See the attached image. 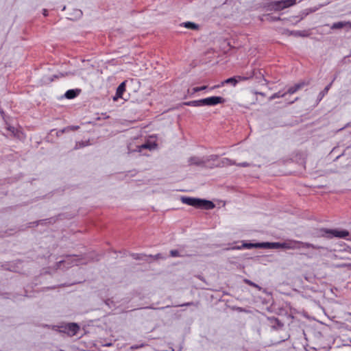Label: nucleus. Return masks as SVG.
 I'll return each mask as SVG.
<instances>
[{
    "label": "nucleus",
    "instance_id": "obj_8",
    "mask_svg": "<svg viewBox=\"0 0 351 351\" xmlns=\"http://www.w3.org/2000/svg\"><path fill=\"white\" fill-rule=\"evenodd\" d=\"M225 99L219 96H213L202 99L203 106H214L217 104H223Z\"/></svg>",
    "mask_w": 351,
    "mask_h": 351
},
{
    "label": "nucleus",
    "instance_id": "obj_17",
    "mask_svg": "<svg viewBox=\"0 0 351 351\" xmlns=\"http://www.w3.org/2000/svg\"><path fill=\"white\" fill-rule=\"evenodd\" d=\"M64 95H65L66 98L71 99L75 98L77 95V93H76V91L75 90L71 89V90H67L65 93Z\"/></svg>",
    "mask_w": 351,
    "mask_h": 351
},
{
    "label": "nucleus",
    "instance_id": "obj_2",
    "mask_svg": "<svg viewBox=\"0 0 351 351\" xmlns=\"http://www.w3.org/2000/svg\"><path fill=\"white\" fill-rule=\"evenodd\" d=\"M181 202L183 204L192 206L197 208H204L209 210L213 209L215 207V204L210 201L200 199L195 197H182Z\"/></svg>",
    "mask_w": 351,
    "mask_h": 351
},
{
    "label": "nucleus",
    "instance_id": "obj_7",
    "mask_svg": "<svg viewBox=\"0 0 351 351\" xmlns=\"http://www.w3.org/2000/svg\"><path fill=\"white\" fill-rule=\"evenodd\" d=\"M66 263L67 267H69L73 265H78L80 264H83L84 262L82 261L81 258H79L78 256L76 255H69L67 256L66 259L64 261H60L58 262V264L60 265V267L62 265H64Z\"/></svg>",
    "mask_w": 351,
    "mask_h": 351
},
{
    "label": "nucleus",
    "instance_id": "obj_19",
    "mask_svg": "<svg viewBox=\"0 0 351 351\" xmlns=\"http://www.w3.org/2000/svg\"><path fill=\"white\" fill-rule=\"evenodd\" d=\"M184 27L191 29H198V25L192 22H186L182 25Z\"/></svg>",
    "mask_w": 351,
    "mask_h": 351
},
{
    "label": "nucleus",
    "instance_id": "obj_23",
    "mask_svg": "<svg viewBox=\"0 0 351 351\" xmlns=\"http://www.w3.org/2000/svg\"><path fill=\"white\" fill-rule=\"evenodd\" d=\"M190 162H191V164H195V165H199L202 163L201 161H199L198 159H197L195 158H191Z\"/></svg>",
    "mask_w": 351,
    "mask_h": 351
},
{
    "label": "nucleus",
    "instance_id": "obj_15",
    "mask_svg": "<svg viewBox=\"0 0 351 351\" xmlns=\"http://www.w3.org/2000/svg\"><path fill=\"white\" fill-rule=\"evenodd\" d=\"M202 99L199 100H193L190 101H186L184 103V105L189 106H194V107H199L203 106Z\"/></svg>",
    "mask_w": 351,
    "mask_h": 351
},
{
    "label": "nucleus",
    "instance_id": "obj_21",
    "mask_svg": "<svg viewBox=\"0 0 351 351\" xmlns=\"http://www.w3.org/2000/svg\"><path fill=\"white\" fill-rule=\"evenodd\" d=\"M333 81L330 83L328 85H327L324 89L320 93V95H321V97L322 98L326 94L328 93V90H330V88H331V86H332V84Z\"/></svg>",
    "mask_w": 351,
    "mask_h": 351
},
{
    "label": "nucleus",
    "instance_id": "obj_10",
    "mask_svg": "<svg viewBox=\"0 0 351 351\" xmlns=\"http://www.w3.org/2000/svg\"><path fill=\"white\" fill-rule=\"evenodd\" d=\"M346 27H348L351 29V21H339L337 23H334L330 28L332 29H337Z\"/></svg>",
    "mask_w": 351,
    "mask_h": 351
},
{
    "label": "nucleus",
    "instance_id": "obj_16",
    "mask_svg": "<svg viewBox=\"0 0 351 351\" xmlns=\"http://www.w3.org/2000/svg\"><path fill=\"white\" fill-rule=\"evenodd\" d=\"M206 88H207L206 86H200V87H194V88H193L191 89H189L188 90V93L191 94V95H193V94H195L197 92H199V91H201V90H205Z\"/></svg>",
    "mask_w": 351,
    "mask_h": 351
},
{
    "label": "nucleus",
    "instance_id": "obj_13",
    "mask_svg": "<svg viewBox=\"0 0 351 351\" xmlns=\"http://www.w3.org/2000/svg\"><path fill=\"white\" fill-rule=\"evenodd\" d=\"M262 247H267L270 249H278L281 248L282 243L274 242V243H262Z\"/></svg>",
    "mask_w": 351,
    "mask_h": 351
},
{
    "label": "nucleus",
    "instance_id": "obj_24",
    "mask_svg": "<svg viewBox=\"0 0 351 351\" xmlns=\"http://www.w3.org/2000/svg\"><path fill=\"white\" fill-rule=\"evenodd\" d=\"M291 35H293V36H304V34L302 32H300V31H293V32H291Z\"/></svg>",
    "mask_w": 351,
    "mask_h": 351
},
{
    "label": "nucleus",
    "instance_id": "obj_14",
    "mask_svg": "<svg viewBox=\"0 0 351 351\" xmlns=\"http://www.w3.org/2000/svg\"><path fill=\"white\" fill-rule=\"evenodd\" d=\"M125 90V82H122L117 88V92H116V96L117 97H122L123 93Z\"/></svg>",
    "mask_w": 351,
    "mask_h": 351
},
{
    "label": "nucleus",
    "instance_id": "obj_27",
    "mask_svg": "<svg viewBox=\"0 0 351 351\" xmlns=\"http://www.w3.org/2000/svg\"><path fill=\"white\" fill-rule=\"evenodd\" d=\"M8 130H10V132H12V133L14 132V128H13V127H8Z\"/></svg>",
    "mask_w": 351,
    "mask_h": 351
},
{
    "label": "nucleus",
    "instance_id": "obj_20",
    "mask_svg": "<svg viewBox=\"0 0 351 351\" xmlns=\"http://www.w3.org/2000/svg\"><path fill=\"white\" fill-rule=\"evenodd\" d=\"M286 95V93H281V91H279L278 93H276L271 95L269 98V100H273L276 98L283 97Z\"/></svg>",
    "mask_w": 351,
    "mask_h": 351
},
{
    "label": "nucleus",
    "instance_id": "obj_6",
    "mask_svg": "<svg viewBox=\"0 0 351 351\" xmlns=\"http://www.w3.org/2000/svg\"><path fill=\"white\" fill-rule=\"evenodd\" d=\"M322 235L328 238L339 237L344 238L348 236L349 233L346 230H332L327 229L321 230Z\"/></svg>",
    "mask_w": 351,
    "mask_h": 351
},
{
    "label": "nucleus",
    "instance_id": "obj_26",
    "mask_svg": "<svg viewBox=\"0 0 351 351\" xmlns=\"http://www.w3.org/2000/svg\"><path fill=\"white\" fill-rule=\"evenodd\" d=\"M239 166L247 167V166H249V164L247 162H243V163L239 164Z\"/></svg>",
    "mask_w": 351,
    "mask_h": 351
},
{
    "label": "nucleus",
    "instance_id": "obj_1",
    "mask_svg": "<svg viewBox=\"0 0 351 351\" xmlns=\"http://www.w3.org/2000/svg\"><path fill=\"white\" fill-rule=\"evenodd\" d=\"M296 3V0H278L265 3L263 10L265 12L274 11L279 12L285 8L293 6Z\"/></svg>",
    "mask_w": 351,
    "mask_h": 351
},
{
    "label": "nucleus",
    "instance_id": "obj_12",
    "mask_svg": "<svg viewBox=\"0 0 351 351\" xmlns=\"http://www.w3.org/2000/svg\"><path fill=\"white\" fill-rule=\"evenodd\" d=\"M157 147V143L155 141H147L144 144L139 146V150L141 151L142 149H149L152 150Z\"/></svg>",
    "mask_w": 351,
    "mask_h": 351
},
{
    "label": "nucleus",
    "instance_id": "obj_28",
    "mask_svg": "<svg viewBox=\"0 0 351 351\" xmlns=\"http://www.w3.org/2000/svg\"><path fill=\"white\" fill-rule=\"evenodd\" d=\"M43 14H44L45 16H47V10H44V11H43Z\"/></svg>",
    "mask_w": 351,
    "mask_h": 351
},
{
    "label": "nucleus",
    "instance_id": "obj_11",
    "mask_svg": "<svg viewBox=\"0 0 351 351\" xmlns=\"http://www.w3.org/2000/svg\"><path fill=\"white\" fill-rule=\"evenodd\" d=\"M263 247V244L259 243H243V245L241 246H235V247H233L232 249V250H241L243 248L251 249L253 247Z\"/></svg>",
    "mask_w": 351,
    "mask_h": 351
},
{
    "label": "nucleus",
    "instance_id": "obj_5",
    "mask_svg": "<svg viewBox=\"0 0 351 351\" xmlns=\"http://www.w3.org/2000/svg\"><path fill=\"white\" fill-rule=\"evenodd\" d=\"M60 332L67 334L70 337H73L80 330V326L76 323H69L65 325L61 326Z\"/></svg>",
    "mask_w": 351,
    "mask_h": 351
},
{
    "label": "nucleus",
    "instance_id": "obj_9",
    "mask_svg": "<svg viewBox=\"0 0 351 351\" xmlns=\"http://www.w3.org/2000/svg\"><path fill=\"white\" fill-rule=\"evenodd\" d=\"M305 85H306V84L304 82L295 84L294 86L289 88V89L286 92V94L293 95L299 90L302 89Z\"/></svg>",
    "mask_w": 351,
    "mask_h": 351
},
{
    "label": "nucleus",
    "instance_id": "obj_22",
    "mask_svg": "<svg viewBox=\"0 0 351 351\" xmlns=\"http://www.w3.org/2000/svg\"><path fill=\"white\" fill-rule=\"evenodd\" d=\"M170 255L173 257H179L181 256L179 252L176 250H172L170 251Z\"/></svg>",
    "mask_w": 351,
    "mask_h": 351
},
{
    "label": "nucleus",
    "instance_id": "obj_25",
    "mask_svg": "<svg viewBox=\"0 0 351 351\" xmlns=\"http://www.w3.org/2000/svg\"><path fill=\"white\" fill-rule=\"evenodd\" d=\"M244 282L247 284L248 285L250 286H252V287H258V285H256L255 283H254L253 282H252L251 280H247V279H245L244 280Z\"/></svg>",
    "mask_w": 351,
    "mask_h": 351
},
{
    "label": "nucleus",
    "instance_id": "obj_18",
    "mask_svg": "<svg viewBox=\"0 0 351 351\" xmlns=\"http://www.w3.org/2000/svg\"><path fill=\"white\" fill-rule=\"evenodd\" d=\"M261 19V21H274L280 20V17L271 16L269 14H265L262 16V18Z\"/></svg>",
    "mask_w": 351,
    "mask_h": 351
},
{
    "label": "nucleus",
    "instance_id": "obj_3",
    "mask_svg": "<svg viewBox=\"0 0 351 351\" xmlns=\"http://www.w3.org/2000/svg\"><path fill=\"white\" fill-rule=\"evenodd\" d=\"M281 248L287 250H297L300 248L317 249L313 244L304 243L300 241L288 240L282 243Z\"/></svg>",
    "mask_w": 351,
    "mask_h": 351
},
{
    "label": "nucleus",
    "instance_id": "obj_4",
    "mask_svg": "<svg viewBox=\"0 0 351 351\" xmlns=\"http://www.w3.org/2000/svg\"><path fill=\"white\" fill-rule=\"evenodd\" d=\"M252 77V75H251L249 77L237 75V76H234L232 77H230V78H228L226 80L221 82V84L212 87L210 89L213 90L216 88H219V87L223 86L225 84H230L232 85L233 86H235L238 84L239 82L246 81V80H249L250 78H251Z\"/></svg>",
    "mask_w": 351,
    "mask_h": 351
}]
</instances>
